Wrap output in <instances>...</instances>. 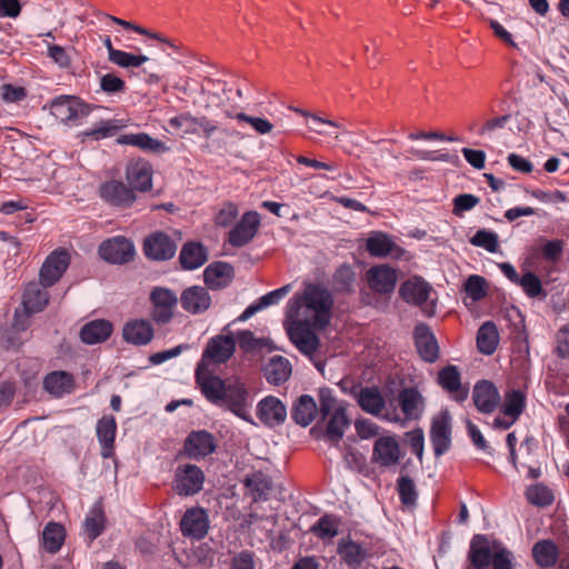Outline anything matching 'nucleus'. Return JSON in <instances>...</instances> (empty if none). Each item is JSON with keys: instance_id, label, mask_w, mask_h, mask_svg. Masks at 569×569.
<instances>
[{"instance_id": "f257e3e1", "label": "nucleus", "mask_w": 569, "mask_h": 569, "mask_svg": "<svg viewBox=\"0 0 569 569\" xmlns=\"http://www.w3.org/2000/svg\"><path fill=\"white\" fill-rule=\"evenodd\" d=\"M284 328L290 341L303 355L311 356L320 340V283H307L301 296H295L287 306Z\"/></svg>"}, {"instance_id": "f03ea898", "label": "nucleus", "mask_w": 569, "mask_h": 569, "mask_svg": "<svg viewBox=\"0 0 569 569\" xmlns=\"http://www.w3.org/2000/svg\"><path fill=\"white\" fill-rule=\"evenodd\" d=\"M194 379L209 402L229 410L244 421L253 422L249 415L252 398L246 383L239 378L222 379L211 375L203 363H198Z\"/></svg>"}, {"instance_id": "7ed1b4c3", "label": "nucleus", "mask_w": 569, "mask_h": 569, "mask_svg": "<svg viewBox=\"0 0 569 569\" xmlns=\"http://www.w3.org/2000/svg\"><path fill=\"white\" fill-rule=\"evenodd\" d=\"M398 403L402 416L393 408L385 410L381 419L405 427L408 421L419 420L426 407L423 396L413 387H407L399 391Z\"/></svg>"}, {"instance_id": "20e7f679", "label": "nucleus", "mask_w": 569, "mask_h": 569, "mask_svg": "<svg viewBox=\"0 0 569 569\" xmlns=\"http://www.w3.org/2000/svg\"><path fill=\"white\" fill-rule=\"evenodd\" d=\"M204 480L206 476L200 467L182 463L174 470L171 488L180 497H192L203 489Z\"/></svg>"}, {"instance_id": "39448f33", "label": "nucleus", "mask_w": 569, "mask_h": 569, "mask_svg": "<svg viewBox=\"0 0 569 569\" xmlns=\"http://www.w3.org/2000/svg\"><path fill=\"white\" fill-rule=\"evenodd\" d=\"M217 448L218 441L211 432L192 430L186 437L178 456L200 461L214 453Z\"/></svg>"}, {"instance_id": "423d86ee", "label": "nucleus", "mask_w": 569, "mask_h": 569, "mask_svg": "<svg viewBox=\"0 0 569 569\" xmlns=\"http://www.w3.org/2000/svg\"><path fill=\"white\" fill-rule=\"evenodd\" d=\"M96 107L77 96L62 94L50 101V113L61 122L87 117Z\"/></svg>"}, {"instance_id": "0eeeda50", "label": "nucleus", "mask_w": 569, "mask_h": 569, "mask_svg": "<svg viewBox=\"0 0 569 569\" xmlns=\"http://www.w3.org/2000/svg\"><path fill=\"white\" fill-rule=\"evenodd\" d=\"M150 302L152 306L150 317L157 325L169 323L178 303L176 293L164 287H156L150 292Z\"/></svg>"}, {"instance_id": "6e6552de", "label": "nucleus", "mask_w": 569, "mask_h": 569, "mask_svg": "<svg viewBox=\"0 0 569 569\" xmlns=\"http://www.w3.org/2000/svg\"><path fill=\"white\" fill-rule=\"evenodd\" d=\"M98 253L109 263L124 264L133 260L136 250L131 240L123 236H116L102 241Z\"/></svg>"}, {"instance_id": "1a4fd4ad", "label": "nucleus", "mask_w": 569, "mask_h": 569, "mask_svg": "<svg viewBox=\"0 0 569 569\" xmlns=\"http://www.w3.org/2000/svg\"><path fill=\"white\" fill-rule=\"evenodd\" d=\"M142 250L151 261H167L174 257L177 243L164 231H156L144 238Z\"/></svg>"}, {"instance_id": "9d476101", "label": "nucleus", "mask_w": 569, "mask_h": 569, "mask_svg": "<svg viewBox=\"0 0 569 569\" xmlns=\"http://www.w3.org/2000/svg\"><path fill=\"white\" fill-rule=\"evenodd\" d=\"M100 198L111 207L128 209L137 201V194L121 180L111 179L99 187Z\"/></svg>"}, {"instance_id": "9b49d317", "label": "nucleus", "mask_w": 569, "mask_h": 569, "mask_svg": "<svg viewBox=\"0 0 569 569\" xmlns=\"http://www.w3.org/2000/svg\"><path fill=\"white\" fill-rule=\"evenodd\" d=\"M179 527L183 537L202 540L210 528L207 510L202 507L188 508L180 520Z\"/></svg>"}, {"instance_id": "f8f14e48", "label": "nucleus", "mask_w": 569, "mask_h": 569, "mask_svg": "<svg viewBox=\"0 0 569 569\" xmlns=\"http://www.w3.org/2000/svg\"><path fill=\"white\" fill-rule=\"evenodd\" d=\"M236 351V340L231 332L228 335H217L209 339L199 363L210 361L216 365L226 363L231 359Z\"/></svg>"}, {"instance_id": "ddd939ff", "label": "nucleus", "mask_w": 569, "mask_h": 569, "mask_svg": "<svg viewBox=\"0 0 569 569\" xmlns=\"http://www.w3.org/2000/svg\"><path fill=\"white\" fill-rule=\"evenodd\" d=\"M430 441L436 457L445 455L451 446V416L448 410L432 418Z\"/></svg>"}, {"instance_id": "4468645a", "label": "nucleus", "mask_w": 569, "mask_h": 569, "mask_svg": "<svg viewBox=\"0 0 569 569\" xmlns=\"http://www.w3.org/2000/svg\"><path fill=\"white\" fill-rule=\"evenodd\" d=\"M70 263V256L66 249L51 252L43 262L39 276L42 287L53 286L66 272Z\"/></svg>"}, {"instance_id": "2eb2a0df", "label": "nucleus", "mask_w": 569, "mask_h": 569, "mask_svg": "<svg viewBox=\"0 0 569 569\" xmlns=\"http://www.w3.org/2000/svg\"><path fill=\"white\" fill-rule=\"evenodd\" d=\"M472 400L479 412L490 415L499 407L501 396L492 381L482 379L473 386Z\"/></svg>"}, {"instance_id": "dca6fc26", "label": "nucleus", "mask_w": 569, "mask_h": 569, "mask_svg": "<svg viewBox=\"0 0 569 569\" xmlns=\"http://www.w3.org/2000/svg\"><path fill=\"white\" fill-rule=\"evenodd\" d=\"M126 180L133 192H148L152 189L153 169L149 161L137 159L126 167Z\"/></svg>"}, {"instance_id": "f3484780", "label": "nucleus", "mask_w": 569, "mask_h": 569, "mask_svg": "<svg viewBox=\"0 0 569 569\" xmlns=\"http://www.w3.org/2000/svg\"><path fill=\"white\" fill-rule=\"evenodd\" d=\"M260 217L256 211L243 213L241 219L229 231L228 241L233 247H243L249 243L258 232Z\"/></svg>"}, {"instance_id": "a211bd4d", "label": "nucleus", "mask_w": 569, "mask_h": 569, "mask_svg": "<svg viewBox=\"0 0 569 569\" xmlns=\"http://www.w3.org/2000/svg\"><path fill=\"white\" fill-rule=\"evenodd\" d=\"M413 339L417 352L428 363H433L439 358V346L429 326L418 323L413 330Z\"/></svg>"}, {"instance_id": "6ab92c4d", "label": "nucleus", "mask_w": 569, "mask_h": 569, "mask_svg": "<svg viewBox=\"0 0 569 569\" xmlns=\"http://www.w3.org/2000/svg\"><path fill=\"white\" fill-rule=\"evenodd\" d=\"M257 417L264 426L274 428L286 421L287 408L277 397L268 396L258 402Z\"/></svg>"}, {"instance_id": "aec40b11", "label": "nucleus", "mask_w": 569, "mask_h": 569, "mask_svg": "<svg viewBox=\"0 0 569 569\" xmlns=\"http://www.w3.org/2000/svg\"><path fill=\"white\" fill-rule=\"evenodd\" d=\"M366 279L372 291L386 295L396 288L397 271L389 264H378L366 272Z\"/></svg>"}, {"instance_id": "412c9836", "label": "nucleus", "mask_w": 569, "mask_h": 569, "mask_svg": "<svg viewBox=\"0 0 569 569\" xmlns=\"http://www.w3.org/2000/svg\"><path fill=\"white\" fill-rule=\"evenodd\" d=\"M366 250L375 258H386L395 254L399 258L403 253V249L399 247L393 238L383 231H371L366 239Z\"/></svg>"}, {"instance_id": "4be33fe9", "label": "nucleus", "mask_w": 569, "mask_h": 569, "mask_svg": "<svg viewBox=\"0 0 569 569\" xmlns=\"http://www.w3.org/2000/svg\"><path fill=\"white\" fill-rule=\"evenodd\" d=\"M437 381L455 401L461 403L468 399L469 389L462 386L461 375L456 366L449 365L442 368L438 372Z\"/></svg>"}, {"instance_id": "5701e85b", "label": "nucleus", "mask_w": 569, "mask_h": 569, "mask_svg": "<svg viewBox=\"0 0 569 569\" xmlns=\"http://www.w3.org/2000/svg\"><path fill=\"white\" fill-rule=\"evenodd\" d=\"M180 303L184 311L191 315L206 312L211 306V297L204 287L192 286L186 288L180 296Z\"/></svg>"}, {"instance_id": "b1692460", "label": "nucleus", "mask_w": 569, "mask_h": 569, "mask_svg": "<svg viewBox=\"0 0 569 569\" xmlns=\"http://www.w3.org/2000/svg\"><path fill=\"white\" fill-rule=\"evenodd\" d=\"M432 287L421 277H413L406 280L399 289L401 298L415 306H422L429 299Z\"/></svg>"}, {"instance_id": "393cba45", "label": "nucleus", "mask_w": 569, "mask_h": 569, "mask_svg": "<svg viewBox=\"0 0 569 569\" xmlns=\"http://www.w3.org/2000/svg\"><path fill=\"white\" fill-rule=\"evenodd\" d=\"M493 552L487 536L475 535L470 541L468 561L476 569H487L491 565Z\"/></svg>"}, {"instance_id": "a878e982", "label": "nucleus", "mask_w": 569, "mask_h": 569, "mask_svg": "<svg viewBox=\"0 0 569 569\" xmlns=\"http://www.w3.org/2000/svg\"><path fill=\"white\" fill-rule=\"evenodd\" d=\"M399 456V445L393 437H380L376 440L372 450L373 462L381 467H391L398 463Z\"/></svg>"}, {"instance_id": "bb28decb", "label": "nucleus", "mask_w": 569, "mask_h": 569, "mask_svg": "<svg viewBox=\"0 0 569 569\" xmlns=\"http://www.w3.org/2000/svg\"><path fill=\"white\" fill-rule=\"evenodd\" d=\"M154 336V330L149 320L134 319L126 322L122 329L123 339L134 346L148 345Z\"/></svg>"}, {"instance_id": "cd10ccee", "label": "nucleus", "mask_w": 569, "mask_h": 569, "mask_svg": "<svg viewBox=\"0 0 569 569\" xmlns=\"http://www.w3.org/2000/svg\"><path fill=\"white\" fill-rule=\"evenodd\" d=\"M349 425L350 421L347 417L346 409L342 406L335 408L327 422L326 429L322 430V439L332 446H337L349 428Z\"/></svg>"}, {"instance_id": "c85d7f7f", "label": "nucleus", "mask_w": 569, "mask_h": 569, "mask_svg": "<svg viewBox=\"0 0 569 569\" xmlns=\"http://www.w3.org/2000/svg\"><path fill=\"white\" fill-rule=\"evenodd\" d=\"M233 267L223 261L210 263L203 271V280L208 288L218 290L226 288L233 278Z\"/></svg>"}, {"instance_id": "c756f323", "label": "nucleus", "mask_w": 569, "mask_h": 569, "mask_svg": "<svg viewBox=\"0 0 569 569\" xmlns=\"http://www.w3.org/2000/svg\"><path fill=\"white\" fill-rule=\"evenodd\" d=\"M48 302L49 293L41 282H30L27 284L22 296V306L27 319L30 315L42 311Z\"/></svg>"}, {"instance_id": "7c9ffc66", "label": "nucleus", "mask_w": 569, "mask_h": 569, "mask_svg": "<svg viewBox=\"0 0 569 569\" xmlns=\"http://www.w3.org/2000/svg\"><path fill=\"white\" fill-rule=\"evenodd\" d=\"M74 387V377L68 371H51L43 379V389L56 398L72 392Z\"/></svg>"}, {"instance_id": "2f4dec72", "label": "nucleus", "mask_w": 569, "mask_h": 569, "mask_svg": "<svg viewBox=\"0 0 569 569\" xmlns=\"http://www.w3.org/2000/svg\"><path fill=\"white\" fill-rule=\"evenodd\" d=\"M117 433V421L112 415H106L97 422V437L101 445V456L110 458L113 455Z\"/></svg>"}, {"instance_id": "473e14b6", "label": "nucleus", "mask_w": 569, "mask_h": 569, "mask_svg": "<svg viewBox=\"0 0 569 569\" xmlns=\"http://www.w3.org/2000/svg\"><path fill=\"white\" fill-rule=\"evenodd\" d=\"M337 552L350 569H358L368 557L366 548L350 538L339 540Z\"/></svg>"}, {"instance_id": "72a5a7b5", "label": "nucleus", "mask_w": 569, "mask_h": 569, "mask_svg": "<svg viewBox=\"0 0 569 569\" xmlns=\"http://www.w3.org/2000/svg\"><path fill=\"white\" fill-rule=\"evenodd\" d=\"M112 332L113 326L109 320L96 319L81 328L80 339L87 345H96L108 340Z\"/></svg>"}, {"instance_id": "f704fd0d", "label": "nucleus", "mask_w": 569, "mask_h": 569, "mask_svg": "<svg viewBox=\"0 0 569 569\" xmlns=\"http://www.w3.org/2000/svg\"><path fill=\"white\" fill-rule=\"evenodd\" d=\"M317 403L309 395H301L292 403L291 418L301 427L309 426L317 417Z\"/></svg>"}, {"instance_id": "c9c22d12", "label": "nucleus", "mask_w": 569, "mask_h": 569, "mask_svg": "<svg viewBox=\"0 0 569 569\" xmlns=\"http://www.w3.org/2000/svg\"><path fill=\"white\" fill-rule=\"evenodd\" d=\"M527 407V392L522 389L511 388L503 393L499 405L503 416L519 419Z\"/></svg>"}, {"instance_id": "e433bc0d", "label": "nucleus", "mask_w": 569, "mask_h": 569, "mask_svg": "<svg viewBox=\"0 0 569 569\" xmlns=\"http://www.w3.org/2000/svg\"><path fill=\"white\" fill-rule=\"evenodd\" d=\"M291 370V363L287 358L273 356L263 367V376L269 383L280 386L289 379Z\"/></svg>"}, {"instance_id": "4c0bfd02", "label": "nucleus", "mask_w": 569, "mask_h": 569, "mask_svg": "<svg viewBox=\"0 0 569 569\" xmlns=\"http://www.w3.org/2000/svg\"><path fill=\"white\" fill-rule=\"evenodd\" d=\"M208 252L200 242L188 241L182 246L179 261L184 270H193L206 263Z\"/></svg>"}, {"instance_id": "58836bf2", "label": "nucleus", "mask_w": 569, "mask_h": 569, "mask_svg": "<svg viewBox=\"0 0 569 569\" xmlns=\"http://www.w3.org/2000/svg\"><path fill=\"white\" fill-rule=\"evenodd\" d=\"M357 402L363 411L372 416L381 418L383 415L385 399L378 388H360L357 395Z\"/></svg>"}, {"instance_id": "ea45409f", "label": "nucleus", "mask_w": 569, "mask_h": 569, "mask_svg": "<svg viewBox=\"0 0 569 569\" xmlns=\"http://www.w3.org/2000/svg\"><path fill=\"white\" fill-rule=\"evenodd\" d=\"M243 485L253 502L267 500L272 488L270 479L261 471L248 475Z\"/></svg>"}, {"instance_id": "a19ab883", "label": "nucleus", "mask_w": 569, "mask_h": 569, "mask_svg": "<svg viewBox=\"0 0 569 569\" xmlns=\"http://www.w3.org/2000/svg\"><path fill=\"white\" fill-rule=\"evenodd\" d=\"M532 557L540 568H551L557 563L559 549L550 539L539 540L532 546Z\"/></svg>"}, {"instance_id": "79ce46f5", "label": "nucleus", "mask_w": 569, "mask_h": 569, "mask_svg": "<svg viewBox=\"0 0 569 569\" xmlns=\"http://www.w3.org/2000/svg\"><path fill=\"white\" fill-rule=\"evenodd\" d=\"M106 515L101 501H97L84 520V532L90 541L96 540L106 528Z\"/></svg>"}, {"instance_id": "37998d69", "label": "nucleus", "mask_w": 569, "mask_h": 569, "mask_svg": "<svg viewBox=\"0 0 569 569\" xmlns=\"http://www.w3.org/2000/svg\"><path fill=\"white\" fill-rule=\"evenodd\" d=\"M499 343L497 326L492 321L485 322L477 332V347L486 356L492 355Z\"/></svg>"}, {"instance_id": "c03bdc74", "label": "nucleus", "mask_w": 569, "mask_h": 569, "mask_svg": "<svg viewBox=\"0 0 569 569\" xmlns=\"http://www.w3.org/2000/svg\"><path fill=\"white\" fill-rule=\"evenodd\" d=\"M66 538V530L62 525L50 521L46 525L42 532L43 548L50 553L58 552Z\"/></svg>"}, {"instance_id": "a18cd8bd", "label": "nucleus", "mask_w": 569, "mask_h": 569, "mask_svg": "<svg viewBox=\"0 0 569 569\" xmlns=\"http://www.w3.org/2000/svg\"><path fill=\"white\" fill-rule=\"evenodd\" d=\"M525 495L530 505L540 508L550 506L555 500L552 490L543 483L529 486Z\"/></svg>"}, {"instance_id": "49530a36", "label": "nucleus", "mask_w": 569, "mask_h": 569, "mask_svg": "<svg viewBox=\"0 0 569 569\" xmlns=\"http://www.w3.org/2000/svg\"><path fill=\"white\" fill-rule=\"evenodd\" d=\"M397 490L402 505L407 507L416 505L418 492L415 481L409 476H401L398 478Z\"/></svg>"}, {"instance_id": "de8ad7c7", "label": "nucleus", "mask_w": 569, "mask_h": 569, "mask_svg": "<svg viewBox=\"0 0 569 569\" xmlns=\"http://www.w3.org/2000/svg\"><path fill=\"white\" fill-rule=\"evenodd\" d=\"M470 243L490 253H496L499 249V237L493 231L480 229L470 238Z\"/></svg>"}, {"instance_id": "09e8293b", "label": "nucleus", "mask_w": 569, "mask_h": 569, "mask_svg": "<svg viewBox=\"0 0 569 569\" xmlns=\"http://www.w3.org/2000/svg\"><path fill=\"white\" fill-rule=\"evenodd\" d=\"M356 281V273L351 266H340L333 274L335 289L341 292H349Z\"/></svg>"}, {"instance_id": "8fccbe9b", "label": "nucleus", "mask_w": 569, "mask_h": 569, "mask_svg": "<svg viewBox=\"0 0 569 569\" xmlns=\"http://www.w3.org/2000/svg\"><path fill=\"white\" fill-rule=\"evenodd\" d=\"M463 289L472 301H479L487 296V281L481 276L471 274L466 279Z\"/></svg>"}, {"instance_id": "3c124183", "label": "nucleus", "mask_w": 569, "mask_h": 569, "mask_svg": "<svg viewBox=\"0 0 569 569\" xmlns=\"http://www.w3.org/2000/svg\"><path fill=\"white\" fill-rule=\"evenodd\" d=\"M517 286L521 287L529 298H537L542 293V283L537 274L531 271L525 272Z\"/></svg>"}, {"instance_id": "603ef678", "label": "nucleus", "mask_w": 569, "mask_h": 569, "mask_svg": "<svg viewBox=\"0 0 569 569\" xmlns=\"http://www.w3.org/2000/svg\"><path fill=\"white\" fill-rule=\"evenodd\" d=\"M148 60L149 58L144 54H133L119 50L110 62L121 68H138Z\"/></svg>"}, {"instance_id": "864d4df0", "label": "nucleus", "mask_w": 569, "mask_h": 569, "mask_svg": "<svg viewBox=\"0 0 569 569\" xmlns=\"http://www.w3.org/2000/svg\"><path fill=\"white\" fill-rule=\"evenodd\" d=\"M100 88L109 94L121 93L126 91V82L114 73H107L100 78Z\"/></svg>"}, {"instance_id": "5fc2aeb1", "label": "nucleus", "mask_w": 569, "mask_h": 569, "mask_svg": "<svg viewBox=\"0 0 569 569\" xmlns=\"http://www.w3.org/2000/svg\"><path fill=\"white\" fill-rule=\"evenodd\" d=\"M479 198L471 193H461L453 198V214L461 216L466 211H470L479 203Z\"/></svg>"}, {"instance_id": "6e6d98bb", "label": "nucleus", "mask_w": 569, "mask_h": 569, "mask_svg": "<svg viewBox=\"0 0 569 569\" xmlns=\"http://www.w3.org/2000/svg\"><path fill=\"white\" fill-rule=\"evenodd\" d=\"M346 130L342 124L322 118V137H326L328 144H333Z\"/></svg>"}, {"instance_id": "4d7b16f0", "label": "nucleus", "mask_w": 569, "mask_h": 569, "mask_svg": "<svg viewBox=\"0 0 569 569\" xmlns=\"http://www.w3.org/2000/svg\"><path fill=\"white\" fill-rule=\"evenodd\" d=\"M236 119L239 121H244L253 127V129L260 133L266 134L271 132L273 126L270 121L267 119L258 118V117H251L243 112H240L236 116Z\"/></svg>"}, {"instance_id": "13d9d810", "label": "nucleus", "mask_w": 569, "mask_h": 569, "mask_svg": "<svg viewBox=\"0 0 569 569\" xmlns=\"http://www.w3.org/2000/svg\"><path fill=\"white\" fill-rule=\"evenodd\" d=\"M239 347L244 352H251L262 347L261 341L250 330H241L237 333Z\"/></svg>"}, {"instance_id": "bf43d9fd", "label": "nucleus", "mask_w": 569, "mask_h": 569, "mask_svg": "<svg viewBox=\"0 0 569 569\" xmlns=\"http://www.w3.org/2000/svg\"><path fill=\"white\" fill-rule=\"evenodd\" d=\"M357 435L361 439H370L379 435L380 427L370 419H358L355 422Z\"/></svg>"}, {"instance_id": "052dcab7", "label": "nucleus", "mask_w": 569, "mask_h": 569, "mask_svg": "<svg viewBox=\"0 0 569 569\" xmlns=\"http://www.w3.org/2000/svg\"><path fill=\"white\" fill-rule=\"evenodd\" d=\"M406 436L412 453H415L419 459H421L425 447V436L422 429L416 428L407 432Z\"/></svg>"}, {"instance_id": "680f3d73", "label": "nucleus", "mask_w": 569, "mask_h": 569, "mask_svg": "<svg viewBox=\"0 0 569 569\" xmlns=\"http://www.w3.org/2000/svg\"><path fill=\"white\" fill-rule=\"evenodd\" d=\"M238 216V207L232 202H227L216 216V223L221 227L230 226Z\"/></svg>"}, {"instance_id": "e2e57ef3", "label": "nucleus", "mask_w": 569, "mask_h": 569, "mask_svg": "<svg viewBox=\"0 0 569 569\" xmlns=\"http://www.w3.org/2000/svg\"><path fill=\"white\" fill-rule=\"evenodd\" d=\"M509 119V114H503L500 117L489 119L481 126L477 133L482 137H491L495 131H497L498 129H502L507 124Z\"/></svg>"}, {"instance_id": "0e129e2a", "label": "nucleus", "mask_w": 569, "mask_h": 569, "mask_svg": "<svg viewBox=\"0 0 569 569\" xmlns=\"http://www.w3.org/2000/svg\"><path fill=\"white\" fill-rule=\"evenodd\" d=\"M512 552L507 548L495 550L491 565L493 569H513Z\"/></svg>"}, {"instance_id": "69168bd1", "label": "nucleus", "mask_w": 569, "mask_h": 569, "mask_svg": "<svg viewBox=\"0 0 569 569\" xmlns=\"http://www.w3.org/2000/svg\"><path fill=\"white\" fill-rule=\"evenodd\" d=\"M563 251V241L559 239L549 240L542 247V256L546 260L557 261Z\"/></svg>"}, {"instance_id": "338daca9", "label": "nucleus", "mask_w": 569, "mask_h": 569, "mask_svg": "<svg viewBox=\"0 0 569 569\" xmlns=\"http://www.w3.org/2000/svg\"><path fill=\"white\" fill-rule=\"evenodd\" d=\"M231 569H256L253 552L249 550L239 552L231 561Z\"/></svg>"}, {"instance_id": "774afa93", "label": "nucleus", "mask_w": 569, "mask_h": 569, "mask_svg": "<svg viewBox=\"0 0 569 569\" xmlns=\"http://www.w3.org/2000/svg\"><path fill=\"white\" fill-rule=\"evenodd\" d=\"M556 352L562 359L569 357V327H562L558 331Z\"/></svg>"}]
</instances>
